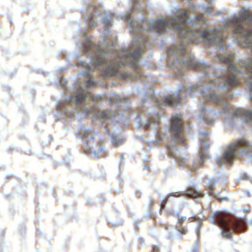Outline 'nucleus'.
<instances>
[{
	"label": "nucleus",
	"instance_id": "17",
	"mask_svg": "<svg viewBox=\"0 0 252 252\" xmlns=\"http://www.w3.org/2000/svg\"><path fill=\"white\" fill-rule=\"evenodd\" d=\"M216 181H214L213 180H210L208 181V188L209 190V193L210 194H213L214 193L212 191V190L214 188L216 185Z\"/></svg>",
	"mask_w": 252,
	"mask_h": 252
},
{
	"label": "nucleus",
	"instance_id": "14",
	"mask_svg": "<svg viewBox=\"0 0 252 252\" xmlns=\"http://www.w3.org/2000/svg\"><path fill=\"white\" fill-rule=\"evenodd\" d=\"M105 128L107 132L111 135L112 142L114 146H118L123 143V140L118 137L117 133L119 129L117 127H116V130L113 131H112L109 127H105Z\"/></svg>",
	"mask_w": 252,
	"mask_h": 252
},
{
	"label": "nucleus",
	"instance_id": "28",
	"mask_svg": "<svg viewBox=\"0 0 252 252\" xmlns=\"http://www.w3.org/2000/svg\"><path fill=\"white\" fill-rule=\"evenodd\" d=\"M158 248H157L156 247H154L153 248V251H152V252H158Z\"/></svg>",
	"mask_w": 252,
	"mask_h": 252
},
{
	"label": "nucleus",
	"instance_id": "29",
	"mask_svg": "<svg viewBox=\"0 0 252 252\" xmlns=\"http://www.w3.org/2000/svg\"><path fill=\"white\" fill-rule=\"evenodd\" d=\"M183 72V71L182 69H179V71H178V76H179L180 75L182 74Z\"/></svg>",
	"mask_w": 252,
	"mask_h": 252
},
{
	"label": "nucleus",
	"instance_id": "24",
	"mask_svg": "<svg viewBox=\"0 0 252 252\" xmlns=\"http://www.w3.org/2000/svg\"><path fill=\"white\" fill-rule=\"evenodd\" d=\"M213 10V7L212 8H211L210 7H209L208 8H206L205 10V12L207 14V15H209L211 12V11Z\"/></svg>",
	"mask_w": 252,
	"mask_h": 252
},
{
	"label": "nucleus",
	"instance_id": "3",
	"mask_svg": "<svg viewBox=\"0 0 252 252\" xmlns=\"http://www.w3.org/2000/svg\"><path fill=\"white\" fill-rule=\"evenodd\" d=\"M213 221L215 224L221 228L222 235L228 238L230 237L231 231H243L247 225L252 226V220L233 218L229 213L224 211L217 213Z\"/></svg>",
	"mask_w": 252,
	"mask_h": 252
},
{
	"label": "nucleus",
	"instance_id": "7",
	"mask_svg": "<svg viewBox=\"0 0 252 252\" xmlns=\"http://www.w3.org/2000/svg\"><path fill=\"white\" fill-rule=\"evenodd\" d=\"M209 148V145L207 141H202L201 142L200 149L202 154L199 157V161L197 162L192 159L189 160L186 157L184 156L178 155V150L176 149L174 146L168 145L167 146L169 156L176 158L179 166L184 168H189L192 172L194 171L196 168L203 164V159L205 157L203 152Z\"/></svg>",
	"mask_w": 252,
	"mask_h": 252
},
{
	"label": "nucleus",
	"instance_id": "5",
	"mask_svg": "<svg viewBox=\"0 0 252 252\" xmlns=\"http://www.w3.org/2000/svg\"><path fill=\"white\" fill-rule=\"evenodd\" d=\"M245 155H248L249 158L252 160V145L245 140H237L224 150L222 156L217 158V163L221 166L224 161L230 163L234 158Z\"/></svg>",
	"mask_w": 252,
	"mask_h": 252
},
{
	"label": "nucleus",
	"instance_id": "4",
	"mask_svg": "<svg viewBox=\"0 0 252 252\" xmlns=\"http://www.w3.org/2000/svg\"><path fill=\"white\" fill-rule=\"evenodd\" d=\"M167 63L169 66L177 67L178 65H184L189 68L199 69L202 63L192 55L185 46L180 42L174 44L167 51Z\"/></svg>",
	"mask_w": 252,
	"mask_h": 252
},
{
	"label": "nucleus",
	"instance_id": "25",
	"mask_svg": "<svg viewBox=\"0 0 252 252\" xmlns=\"http://www.w3.org/2000/svg\"><path fill=\"white\" fill-rule=\"evenodd\" d=\"M179 231L181 233L185 234L187 231V228L186 227L183 228L182 229H178Z\"/></svg>",
	"mask_w": 252,
	"mask_h": 252
},
{
	"label": "nucleus",
	"instance_id": "10",
	"mask_svg": "<svg viewBox=\"0 0 252 252\" xmlns=\"http://www.w3.org/2000/svg\"><path fill=\"white\" fill-rule=\"evenodd\" d=\"M82 13L87 14V22L90 24L91 27H95L96 26L97 22L96 20L92 21L94 17H95V14H99L100 12L102 11V7L101 6H96L94 4H88L87 8L82 9L81 10Z\"/></svg>",
	"mask_w": 252,
	"mask_h": 252
},
{
	"label": "nucleus",
	"instance_id": "8",
	"mask_svg": "<svg viewBox=\"0 0 252 252\" xmlns=\"http://www.w3.org/2000/svg\"><path fill=\"white\" fill-rule=\"evenodd\" d=\"M172 134V142L174 144L179 143L185 144L184 134L182 130V119L178 114L172 119L170 130Z\"/></svg>",
	"mask_w": 252,
	"mask_h": 252
},
{
	"label": "nucleus",
	"instance_id": "6",
	"mask_svg": "<svg viewBox=\"0 0 252 252\" xmlns=\"http://www.w3.org/2000/svg\"><path fill=\"white\" fill-rule=\"evenodd\" d=\"M75 134L84 140L86 150L93 158H97L99 154H105L104 148L96 147V144L103 139L94 130L81 125L78 126Z\"/></svg>",
	"mask_w": 252,
	"mask_h": 252
},
{
	"label": "nucleus",
	"instance_id": "27",
	"mask_svg": "<svg viewBox=\"0 0 252 252\" xmlns=\"http://www.w3.org/2000/svg\"><path fill=\"white\" fill-rule=\"evenodd\" d=\"M215 196H216V198H217V199H218V200H226V197H223V198H220V197H219L218 196V195H217V194H215Z\"/></svg>",
	"mask_w": 252,
	"mask_h": 252
},
{
	"label": "nucleus",
	"instance_id": "12",
	"mask_svg": "<svg viewBox=\"0 0 252 252\" xmlns=\"http://www.w3.org/2000/svg\"><path fill=\"white\" fill-rule=\"evenodd\" d=\"M200 110L201 113L199 115V118L201 120V122L204 123L211 125L213 123V119H210V117L212 116L213 113L210 111H205V107L202 105H200Z\"/></svg>",
	"mask_w": 252,
	"mask_h": 252
},
{
	"label": "nucleus",
	"instance_id": "15",
	"mask_svg": "<svg viewBox=\"0 0 252 252\" xmlns=\"http://www.w3.org/2000/svg\"><path fill=\"white\" fill-rule=\"evenodd\" d=\"M124 100H126V102H127L128 100V98H122L120 96L117 95V94L115 95L114 96H112V97H111L110 98V101L111 104L112 102H116L118 104H120L121 102Z\"/></svg>",
	"mask_w": 252,
	"mask_h": 252
},
{
	"label": "nucleus",
	"instance_id": "1",
	"mask_svg": "<svg viewBox=\"0 0 252 252\" xmlns=\"http://www.w3.org/2000/svg\"><path fill=\"white\" fill-rule=\"evenodd\" d=\"M216 60L224 63L227 68L213 69L208 67L204 70L206 78L203 82H199L195 85L187 86L178 90L176 94H167L162 97H157L153 94L151 98H145L141 101L142 108L147 106L151 100L160 109H164L169 105H177L180 100L191 95L197 89H200L201 97L207 101H212L220 105V110L215 114H227L225 122H234L238 119L245 122H251V110L240 108L234 109L228 105L226 97H231L232 94L229 92L232 87L237 84L238 78H243L245 83L251 93V58L239 60L238 65L242 71L238 69L233 64V56L231 55H218Z\"/></svg>",
	"mask_w": 252,
	"mask_h": 252
},
{
	"label": "nucleus",
	"instance_id": "30",
	"mask_svg": "<svg viewBox=\"0 0 252 252\" xmlns=\"http://www.w3.org/2000/svg\"><path fill=\"white\" fill-rule=\"evenodd\" d=\"M201 134H202L204 137L208 135V133L206 132H204L203 133H201Z\"/></svg>",
	"mask_w": 252,
	"mask_h": 252
},
{
	"label": "nucleus",
	"instance_id": "33",
	"mask_svg": "<svg viewBox=\"0 0 252 252\" xmlns=\"http://www.w3.org/2000/svg\"><path fill=\"white\" fill-rule=\"evenodd\" d=\"M144 96H146V94H144Z\"/></svg>",
	"mask_w": 252,
	"mask_h": 252
},
{
	"label": "nucleus",
	"instance_id": "26",
	"mask_svg": "<svg viewBox=\"0 0 252 252\" xmlns=\"http://www.w3.org/2000/svg\"><path fill=\"white\" fill-rule=\"evenodd\" d=\"M244 178L245 180H249L250 182H252V177H248L246 174H245L244 175Z\"/></svg>",
	"mask_w": 252,
	"mask_h": 252
},
{
	"label": "nucleus",
	"instance_id": "32",
	"mask_svg": "<svg viewBox=\"0 0 252 252\" xmlns=\"http://www.w3.org/2000/svg\"><path fill=\"white\" fill-rule=\"evenodd\" d=\"M135 3L138 2L140 0H133Z\"/></svg>",
	"mask_w": 252,
	"mask_h": 252
},
{
	"label": "nucleus",
	"instance_id": "21",
	"mask_svg": "<svg viewBox=\"0 0 252 252\" xmlns=\"http://www.w3.org/2000/svg\"><path fill=\"white\" fill-rule=\"evenodd\" d=\"M91 98L94 100V101H97L98 100H99L101 98V96L100 95H97V96H94V95H91Z\"/></svg>",
	"mask_w": 252,
	"mask_h": 252
},
{
	"label": "nucleus",
	"instance_id": "2",
	"mask_svg": "<svg viewBox=\"0 0 252 252\" xmlns=\"http://www.w3.org/2000/svg\"><path fill=\"white\" fill-rule=\"evenodd\" d=\"M95 82L92 78L85 81L82 86H77L72 89L70 94L66 96L57 106V109L62 115L70 119H76L79 110L82 109L87 115L91 113V110L85 107V102L88 99L87 91L91 89Z\"/></svg>",
	"mask_w": 252,
	"mask_h": 252
},
{
	"label": "nucleus",
	"instance_id": "20",
	"mask_svg": "<svg viewBox=\"0 0 252 252\" xmlns=\"http://www.w3.org/2000/svg\"><path fill=\"white\" fill-rule=\"evenodd\" d=\"M162 137L161 135V133L157 134L156 135V138L152 141L153 143H157L158 141H162Z\"/></svg>",
	"mask_w": 252,
	"mask_h": 252
},
{
	"label": "nucleus",
	"instance_id": "19",
	"mask_svg": "<svg viewBox=\"0 0 252 252\" xmlns=\"http://www.w3.org/2000/svg\"><path fill=\"white\" fill-rule=\"evenodd\" d=\"M129 76V79H137L138 77L137 76H134L133 75H130L128 74H120V78L126 79L128 78V76Z\"/></svg>",
	"mask_w": 252,
	"mask_h": 252
},
{
	"label": "nucleus",
	"instance_id": "16",
	"mask_svg": "<svg viewBox=\"0 0 252 252\" xmlns=\"http://www.w3.org/2000/svg\"><path fill=\"white\" fill-rule=\"evenodd\" d=\"M112 22V17L109 14H107L104 15L103 19V23L105 26L111 24Z\"/></svg>",
	"mask_w": 252,
	"mask_h": 252
},
{
	"label": "nucleus",
	"instance_id": "11",
	"mask_svg": "<svg viewBox=\"0 0 252 252\" xmlns=\"http://www.w3.org/2000/svg\"><path fill=\"white\" fill-rule=\"evenodd\" d=\"M147 113L148 115L147 120L146 121L143 120L139 121L141 126L145 129L150 127L153 129L157 128L158 126V122L160 119V116L156 112H154L153 114L149 112Z\"/></svg>",
	"mask_w": 252,
	"mask_h": 252
},
{
	"label": "nucleus",
	"instance_id": "9",
	"mask_svg": "<svg viewBox=\"0 0 252 252\" xmlns=\"http://www.w3.org/2000/svg\"><path fill=\"white\" fill-rule=\"evenodd\" d=\"M183 195H185L189 197L196 198L197 196H202L203 194L200 190L196 189L195 187H192L190 189L187 190L186 191L184 192V193H182L175 192H170L169 194L165 197H163L160 198V201L161 202V209H163L164 208L165 204L168 200L169 196L177 197L181 196Z\"/></svg>",
	"mask_w": 252,
	"mask_h": 252
},
{
	"label": "nucleus",
	"instance_id": "13",
	"mask_svg": "<svg viewBox=\"0 0 252 252\" xmlns=\"http://www.w3.org/2000/svg\"><path fill=\"white\" fill-rule=\"evenodd\" d=\"M119 111H117L115 113L112 114L108 110L100 111L96 115V118L99 120L101 122L104 123L107 119H110L112 117L118 115Z\"/></svg>",
	"mask_w": 252,
	"mask_h": 252
},
{
	"label": "nucleus",
	"instance_id": "18",
	"mask_svg": "<svg viewBox=\"0 0 252 252\" xmlns=\"http://www.w3.org/2000/svg\"><path fill=\"white\" fill-rule=\"evenodd\" d=\"M173 215L177 218L178 220V223L179 224H181L183 222L187 220V218L186 217L180 218V214L178 212L175 213Z\"/></svg>",
	"mask_w": 252,
	"mask_h": 252
},
{
	"label": "nucleus",
	"instance_id": "23",
	"mask_svg": "<svg viewBox=\"0 0 252 252\" xmlns=\"http://www.w3.org/2000/svg\"><path fill=\"white\" fill-rule=\"evenodd\" d=\"M198 244L196 242L194 243V248L191 250V252H198Z\"/></svg>",
	"mask_w": 252,
	"mask_h": 252
},
{
	"label": "nucleus",
	"instance_id": "31",
	"mask_svg": "<svg viewBox=\"0 0 252 252\" xmlns=\"http://www.w3.org/2000/svg\"><path fill=\"white\" fill-rule=\"evenodd\" d=\"M246 194L247 195H250V191H248V190H247V191H246Z\"/></svg>",
	"mask_w": 252,
	"mask_h": 252
},
{
	"label": "nucleus",
	"instance_id": "22",
	"mask_svg": "<svg viewBox=\"0 0 252 252\" xmlns=\"http://www.w3.org/2000/svg\"><path fill=\"white\" fill-rule=\"evenodd\" d=\"M67 84V82L63 79H61V86L62 87H65Z\"/></svg>",
	"mask_w": 252,
	"mask_h": 252
}]
</instances>
